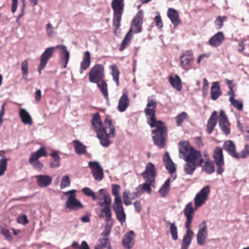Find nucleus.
<instances>
[{
    "mask_svg": "<svg viewBox=\"0 0 249 249\" xmlns=\"http://www.w3.org/2000/svg\"><path fill=\"white\" fill-rule=\"evenodd\" d=\"M141 186L142 187V189H143V191L144 192H146L148 194H151L152 190L151 188V184L149 182L145 181V183H144L142 184H141Z\"/></svg>",
    "mask_w": 249,
    "mask_h": 249,
    "instance_id": "nucleus-59",
    "label": "nucleus"
},
{
    "mask_svg": "<svg viewBox=\"0 0 249 249\" xmlns=\"http://www.w3.org/2000/svg\"><path fill=\"white\" fill-rule=\"evenodd\" d=\"M102 196L103 202H99L98 205L104 207L101 209V213L99 214V216L101 218L105 217L106 221L108 223L111 220V211L110 205L111 199L109 194L105 189H100L98 191V196Z\"/></svg>",
    "mask_w": 249,
    "mask_h": 249,
    "instance_id": "nucleus-3",
    "label": "nucleus"
},
{
    "mask_svg": "<svg viewBox=\"0 0 249 249\" xmlns=\"http://www.w3.org/2000/svg\"><path fill=\"white\" fill-rule=\"evenodd\" d=\"M55 48L53 47L47 48L41 55L40 63L38 68V71L40 74L41 73L42 70L46 67L49 60L52 57Z\"/></svg>",
    "mask_w": 249,
    "mask_h": 249,
    "instance_id": "nucleus-12",
    "label": "nucleus"
},
{
    "mask_svg": "<svg viewBox=\"0 0 249 249\" xmlns=\"http://www.w3.org/2000/svg\"><path fill=\"white\" fill-rule=\"evenodd\" d=\"M1 233L3 235L5 238L8 241H11L12 239V237L9 230L7 229L2 228L1 229Z\"/></svg>",
    "mask_w": 249,
    "mask_h": 249,
    "instance_id": "nucleus-61",
    "label": "nucleus"
},
{
    "mask_svg": "<svg viewBox=\"0 0 249 249\" xmlns=\"http://www.w3.org/2000/svg\"><path fill=\"white\" fill-rule=\"evenodd\" d=\"M157 106V103L155 100L150 99L149 98L147 99V103L146 107L144 109V112L147 120V123L150 126H153V124L157 123L161 121H157L156 118V112Z\"/></svg>",
    "mask_w": 249,
    "mask_h": 249,
    "instance_id": "nucleus-5",
    "label": "nucleus"
},
{
    "mask_svg": "<svg viewBox=\"0 0 249 249\" xmlns=\"http://www.w3.org/2000/svg\"><path fill=\"white\" fill-rule=\"evenodd\" d=\"M249 153V145L246 144L244 146V148L242 150V151L240 153H237V156L238 157H235L236 159L239 158H245L246 157L247 155Z\"/></svg>",
    "mask_w": 249,
    "mask_h": 249,
    "instance_id": "nucleus-55",
    "label": "nucleus"
},
{
    "mask_svg": "<svg viewBox=\"0 0 249 249\" xmlns=\"http://www.w3.org/2000/svg\"><path fill=\"white\" fill-rule=\"evenodd\" d=\"M213 158L217 166L216 173L218 175H221L225 170V162L221 147L219 146L215 147L213 153Z\"/></svg>",
    "mask_w": 249,
    "mask_h": 249,
    "instance_id": "nucleus-7",
    "label": "nucleus"
},
{
    "mask_svg": "<svg viewBox=\"0 0 249 249\" xmlns=\"http://www.w3.org/2000/svg\"><path fill=\"white\" fill-rule=\"evenodd\" d=\"M210 192V187L205 186L196 194L194 198L195 205L196 209L205 203L208 198Z\"/></svg>",
    "mask_w": 249,
    "mask_h": 249,
    "instance_id": "nucleus-10",
    "label": "nucleus"
},
{
    "mask_svg": "<svg viewBox=\"0 0 249 249\" xmlns=\"http://www.w3.org/2000/svg\"><path fill=\"white\" fill-rule=\"evenodd\" d=\"M18 0H12L11 11L13 13L16 12L18 7Z\"/></svg>",
    "mask_w": 249,
    "mask_h": 249,
    "instance_id": "nucleus-64",
    "label": "nucleus"
},
{
    "mask_svg": "<svg viewBox=\"0 0 249 249\" xmlns=\"http://www.w3.org/2000/svg\"><path fill=\"white\" fill-rule=\"evenodd\" d=\"M180 66L185 70H187L190 66L191 63L193 61V53L192 51L187 50L183 52L180 56Z\"/></svg>",
    "mask_w": 249,
    "mask_h": 249,
    "instance_id": "nucleus-16",
    "label": "nucleus"
},
{
    "mask_svg": "<svg viewBox=\"0 0 249 249\" xmlns=\"http://www.w3.org/2000/svg\"><path fill=\"white\" fill-rule=\"evenodd\" d=\"M207 157V159L205 161L203 164H201L200 166L202 167V170L208 174H211L214 172L215 171V167L214 166V163L213 161L211 160L207 154H205L204 155Z\"/></svg>",
    "mask_w": 249,
    "mask_h": 249,
    "instance_id": "nucleus-28",
    "label": "nucleus"
},
{
    "mask_svg": "<svg viewBox=\"0 0 249 249\" xmlns=\"http://www.w3.org/2000/svg\"><path fill=\"white\" fill-rule=\"evenodd\" d=\"M186 231L183 235L181 244V249H188L193 238L194 232L191 227L185 226Z\"/></svg>",
    "mask_w": 249,
    "mask_h": 249,
    "instance_id": "nucleus-19",
    "label": "nucleus"
},
{
    "mask_svg": "<svg viewBox=\"0 0 249 249\" xmlns=\"http://www.w3.org/2000/svg\"><path fill=\"white\" fill-rule=\"evenodd\" d=\"M162 160L165 164V168L169 173L173 174L176 172V165L171 160L168 152L165 153L163 156Z\"/></svg>",
    "mask_w": 249,
    "mask_h": 249,
    "instance_id": "nucleus-23",
    "label": "nucleus"
},
{
    "mask_svg": "<svg viewBox=\"0 0 249 249\" xmlns=\"http://www.w3.org/2000/svg\"><path fill=\"white\" fill-rule=\"evenodd\" d=\"M188 118V115L185 112H182L178 114L175 118L177 124L178 126H180L183 122Z\"/></svg>",
    "mask_w": 249,
    "mask_h": 249,
    "instance_id": "nucleus-49",
    "label": "nucleus"
},
{
    "mask_svg": "<svg viewBox=\"0 0 249 249\" xmlns=\"http://www.w3.org/2000/svg\"><path fill=\"white\" fill-rule=\"evenodd\" d=\"M207 234V224L205 221H203L199 226V229L196 235L197 243L199 245L203 246L205 244Z\"/></svg>",
    "mask_w": 249,
    "mask_h": 249,
    "instance_id": "nucleus-14",
    "label": "nucleus"
},
{
    "mask_svg": "<svg viewBox=\"0 0 249 249\" xmlns=\"http://www.w3.org/2000/svg\"><path fill=\"white\" fill-rule=\"evenodd\" d=\"M133 33V31H132V29H130L122 42L120 48V50L121 51H124L126 46L130 43L132 38Z\"/></svg>",
    "mask_w": 249,
    "mask_h": 249,
    "instance_id": "nucleus-45",
    "label": "nucleus"
},
{
    "mask_svg": "<svg viewBox=\"0 0 249 249\" xmlns=\"http://www.w3.org/2000/svg\"><path fill=\"white\" fill-rule=\"evenodd\" d=\"M186 163L184 165V170L185 173L188 175H192L194 173L196 167L199 166L192 162L186 161Z\"/></svg>",
    "mask_w": 249,
    "mask_h": 249,
    "instance_id": "nucleus-46",
    "label": "nucleus"
},
{
    "mask_svg": "<svg viewBox=\"0 0 249 249\" xmlns=\"http://www.w3.org/2000/svg\"><path fill=\"white\" fill-rule=\"evenodd\" d=\"M97 87L99 89L100 91L102 93L104 98L107 100L108 101V87L107 82L103 80L99 83H96Z\"/></svg>",
    "mask_w": 249,
    "mask_h": 249,
    "instance_id": "nucleus-38",
    "label": "nucleus"
},
{
    "mask_svg": "<svg viewBox=\"0 0 249 249\" xmlns=\"http://www.w3.org/2000/svg\"><path fill=\"white\" fill-rule=\"evenodd\" d=\"M120 189L121 187L118 184H114L112 185V194L114 196V201L113 203L122 202L119 195Z\"/></svg>",
    "mask_w": 249,
    "mask_h": 249,
    "instance_id": "nucleus-44",
    "label": "nucleus"
},
{
    "mask_svg": "<svg viewBox=\"0 0 249 249\" xmlns=\"http://www.w3.org/2000/svg\"><path fill=\"white\" fill-rule=\"evenodd\" d=\"M195 210L191 203H188L185 206L183 210L184 214L186 217L185 226L191 227L193 220V214L194 213Z\"/></svg>",
    "mask_w": 249,
    "mask_h": 249,
    "instance_id": "nucleus-24",
    "label": "nucleus"
},
{
    "mask_svg": "<svg viewBox=\"0 0 249 249\" xmlns=\"http://www.w3.org/2000/svg\"><path fill=\"white\" fill-rule=\"evenodd\" d=\"M53 158V160L50 163V166L52 168H58L60 166V157L56 151H53L50 154Z\"/></svg>",
    "mask_w": 249,
    "mask_h": 249,
    "instance_id": "nucleus-41",
    "label": "nucleus"
},
{
    "mask_svg": "<svg viewBox=\"0 0 249 249\" xmlns=\"http://www.w3.org/2000/svg\"><path fill=\"white\" fill-rule=\"evenodd\" d=\"M143 13L142 10H139L134 17L131 23V28L135 34L142 32L143 23Z\"/></svg>",
    "mask_w": 249,
    "mask_h": 249,
    "instance_id": "nucleus-11",
    "label": "nucleus"
},
{
    "mask_svg": "<svg viewBox=\"0 0 249 249\" xmlns=\"http://www.w3.org/2000/svg\"><path fill=\"white\" fill-rule=\"evenodd\" d=\"M90 53L87 51L84 53L82 60L80 63V73H82L84 70L88 69L90 64Z\"/></svg>",
    "mask_w": 249,
    "mask_h": 249,
    "instance_id": "nucleus-29",
    "label": "nucleus"
},
{
    "mask_svg": "<svg viewBox=\"0 0 249 249\" xmlns=\"http://www.w3.org/2000/svg\"><path fill=\"white\" fill-rule=\"evenodd\" d=\"M83 194L88 196H91L94 201L97 200H102V196H98V192L95 194L89 188L84 187L82 189Z\"/></svg>",
    "mask_w": 249,
    "mask_h": 249,
    "instance_id": "nucleus-42",
    "label": "nucleus"
},
{
    "mask_svg": "<svg viewBox=\"0 0 249 249\" xmlns=\"http://www.w3.org/2000/svg\"><path fill=\"white\" fill-rule=\"evenodd\" d=\"M157 16L155 17L154 18V21L156 23V26L160 29L163 27V23L162 22V20L160 16V14L159 12H156Z\"/></svg>",
    "mask_w": 249,
    "mask_h": 249,
    "instance_id": "nucleus-57",
    "label": "nucleus"
},
{
    "mask_svg": "<svg viewBox=\"0 0 249 249\" xmlns=\"http://www.w3.org/2000/svg\"><path fill=\"white\" fill-rule=\"evenodd\" d=\"M231 105L236 108L237 110L241 111L243 109V103L238 100L233 99L230 101Z\"/></svg>",
    "mask_w": 249,
    "mask_h": 249,
    "instance_id": "nucleus-54",
    "label": "nucleus"
},
{
    "mask_svg": "<svg viewBox=\"0 0 249 249\" xmlns=\"http://www.w3.org/2000/svg\"><path fill=\"white\" fill-rule=\"evenodd\" d=\"M130 195V192L127 190L124 191L123 194V202L124 203L126 206L129 205L132 203L131 201L129 198Z\"/></svg>",
    "mask_w": 249,
    "mask_h": 249,
    "instance_id": "nucleus-53",
    "label": "nucleus"
},
{
    "mask_svg": "<svg viewBox=\"0 0 249 249\" xmlns=\"http://www.w3.org/2000/svg\"><path fill=\"white\" fill-rule=\"evenodd\" d=\"M227 19L226 16H218L214 21L215 25L218 29H221L223 25V21Z\"/></svg>",
    "mask_w": 249,
    "mask_h": 249,
    "instance_id": "nucleus-56",
    "label": "nucleus"
},
{
    "mask_svg": "<svg viewBox=\"0 0 249 249\" xmlns=\"http://www.w3.org/2000/svg\"><path fill=\"white\" fill-rule=\"evenodd\" d=\"M182 158L185 161L192 162L198 166H201L204 160L200 152L195 149L191 151L187 156Z\"/></svg>",
    "mask_w": 249,
    "mask_h": 249,
    "instance_id": "nucleus-13",
    "label": "nucleus"
},
{
    "mask_svg": "<svg viewBox=\"0 0 249 249\" xmlns=\"http://www.w3.org/2000/svg\"><path fill=\"white\" fill-rule=\"evenodd\" d=\"M95 249H111L108 238L103 237L99 240Z\"/></svg>",
    "mask_w": 249,
    "mask_h": 249,
    "instance_id": "nucleus-43",
    "label": "nucleus"
},
{
    "mask_svg": "<svg viewBox=\"0 0 249 249\" xmlns=\"http://www.w3.org/2000/svg\"><path fill=\"white\" fill-rule=\"evenodd\" d=\"M46 34L49 37H52L55 36L56 31L54 27L50 23H48L46 25Z\"/></svg>",
    "mask_w": 249,
    "mask_h": 249,
    "instance_id": "nucleus-51",
    "label": "nucleus"
},
{
    "mask_svg": "<svg viewBox=\"0 0 249 249\" xmlns=\"http://www.w3.org/2000/svg\"><path fill=\"white\" fill-rule=\"evenodd\" d=\"M111 7L113 11V26L115 35L117 30L121 26L122 17L124 13V0H113L111 2Z\"/></svg>",
    "mask_w": 249,
    "mask_h": 249,
    "instance_id": "nucleus-4",
    "label": "nucleus"
},
{
    "mask_svg": "<svg viewBox=\"0 0 249 249\" xmlns=\"http://www.w3.org/2000/svg\"><path fill=\"white\" fill-rule=\"evenodd\" d=\"M151 128L155 127L152 130V139L154 144L160 148H162L166 144L167 138L166 127L163 122H159L153 124Z\"/></svg>",
    "mask_w": 249,
    "mask_h": 249,
    "instance_id": "nucleus-2",
    "label": "nucleus"
},
{
    "mask_svg": "<svg viewBox=\"0 0 249 249\" xmlns=\"http://www.w3.org/2000/svg\"><path fill=\"white\" fill-rule=\"evenodd\" d=\"M8 159L5 157L0 159V176H2L7 169Z\"/></svg>",
    "mask_w": 249,
    "mask_h": 249,
    "instance_id": "nucleus-50",
    "label": "nucleus"
},
{
    "mask_svg": "<svg viewBox=\"0 0 249 249\" xmlns=\"http://www.w3.org/2000/svg\"><path fill=\"white\" fill-rule=\"evenodd\" d=\"M109 69L111 71V75L113 77V79L114 81L115 82L116 86L118 87L120 85L119 80L120 71L119 70L118 67L115 64H113L109 66Z\"/></svg>",
    "mask_w": 249,
    "mask_h": 249,
    "instance_id": "nucleus-40",
    "label": "nucleus"
},
{
    "mask_svg": "<svg viewBox=\"0 0 249 249\" xmlns=\"http://www.w3.org/2000/svg\"><path fill=\"white\" fill-rule=\"evenodd\" d=\"M55 48L56 49H59L62 50L61 60L64 62L63 67L66 68L70 58L69 52L68 51L67 47L63 45H57Z\"/></svg>",
    "mask_w": 249,
    "mask_h": 249,
    "instance_id": "nucleus-35",
    "label": "nucleus"
},
{
    "mask_svg": "<svg viewBox=\"0 0 249 249\" xmlns=\"http://www.w3.org/2000/svg\"><path fill=\"white\" fill-rule=\"evenodd\" d=\"M129 105V99L126 92H123L119 100L117 109L120 112L125 111Z\"/></svg>",
    "mask_w": 249,
    "mask_h": 249,
    "instance_id": "nucleus-22",
    "label": "nucleus"
},
{
    "mask_svg": "<svg viewBox=\"0 0 249 249\" xmlns=\"http://www.w3.org/2000/svg\"><path fill=\"white\" fill-rule=\"evenodd\" d=\"M89 166L91 169V173L95 179L98 181L102 180L104 176L103 170L99 163L97 161H89Z\"/></svg>",
    "mask_w": 249,
    "mask_h": 249,
    "instance_id": "nucleus-15",
    "label": "nucleus"
},
{
    "mask_svg": "<svg viewBox=\"0 0 249 249\" xmlns=\"http://www.w3.org/2000/svg\"><path fill=\"white\" fill-rule=\"evenodd\" d=\"M46 155L47 152L45 148L42 146L36 152L31 154L29 161L31 162L33 160H37L40 157H45Z\"/></svg>",
    "mask_w": 249,
    "mask_h": 249,
    "instance_id": "nucleus-39",
    "label": "nucleus"
},
{
    "mask_svg": "<svg viewBox=\"0 0 249 249\" xmlns=\"http://www.w3.org/2000/svg\"><path fill=\"white\" fill-rule=\"evenodd\" d=\"M219 125L220 129L223 131L224 134L228 135L230 133V124L228 120V118L223 110H221L220 111Z\"/></svg>",
    "mask_w": 249,
    "mask_h": 249,
    "instance_id": "nucleus-17",
    "label": "nucleus"
},
{
    "mask_svg": "<svg viewBox=\"0 0 249 249\" xmlns=\"http://www.w3.org/2000/svg\"><path fill=\"white\" fill-rule=\"evenodd\" d=\"M19 115L22 122L24 124L30 125L32 124L33 122L31 117L29 113L24 108L20 109Z\"/></svg>",
    "mask_w": 249,
    "mask_h": 249,
    "instance_id": "nucleus-37",
    "label": "nucleus"
},
{
    "mask_svg": "<svg viewBox=\"0 0 249 249\" xmlns=\"http://www.w3.org/2000/svg\"><path fill=\"white\" fill-rule=\"evenodd\" d=\"M71 184V181L68 175L64 176L62 177L60 184V188L61 189L68 187Z\"/></svg>",
    "mask_w": 249,
    "mask_h": 249,
    "instance_id": "nucleus-52",
    "label": "nucleus"
},
{
    "mask_svg": "<svg viewBox=\"0 0 249 249\" xmlns=\"http://www.w3.org/2000/svg\"><path fill=\"white\" fill-rule=\"evenodd\" d=\"M91 123L101 145L104 147H108L112 142L110 139L116 135L115 128L111 120L106 117L103 126L99 113H96L93 115Z\"/></svg>",
    "mask_w": 249,
    "mask_h": 249,
    "instance_id": "nucleus-1",
    "label": "nucleus"
},
{
    "mask_svg": "<svg viewBox=\"0 0 249 249\" xmlns=\"http://www.w3.org/2000/svg\"><path fill=\"white\" fill-rule=\"evenodd\" d=\"M21 70L22 74V78L24 80H27L28 76V62L27 60H24L21 63Z\"/></svg>",
    "mask_w": 249,
    "mask_h": 249,
    "instance_id": "nucleus-48",
    "label": "nucleus"
},
{
    "mask_svg": "<svg viewBox=\"0 0 249 249\" xmlns=\"http://www.w3.org/2000/svg\"><path fill=\"white\" fill-rule=\"evenodd\" d=\"M176 178V176L173 177L172 178H167L164 184L162 185L159 190V193L162 197H165L170 191V183L171 181H174Z\"/></svg>",
    "mask_w": 249,
    "mask_h": 249,
    "instance_id": "nucleus-33",
    "label": "nucleus"
},
{
    "mask_svg": "<svg viewBox=\"0 0 249 249\" xmlns=\"http://www.w3.org/2000/svg\"><path fill=\"white\" fill-rule=\"evenodd\" d=\"M29 163L33 166L34 168L38 171L41 170L43 167V164L38 160H33Z\"/></svg>",
    "mask_w": 249,
    "mask_h": 249,
    "instance_id": "nucleus-58",
    "label": "nucleus"
},
{
    "mask_svg": "<svg viewBox=\"0 0 249 249\" xmlns=\"http://www.w3.org/2000/svg\"><path fill=\"white\" fill-rule=\"evenodd\" d=\"M113 209L116 213L117 220L122 225H123L125 222L126 214L122 205V202L113 203Z\"/></svg>",
    "mask_w": 249,
    "mask_h": 249,
    "instance_id": "nucleus-18",
    "label": "nucleus"
},
{
    "mask_svg": "<svg viewBox=\"0 0 249 249\" xmlns=\"http://www.w3.org/2000/svg\"><path fill=\"white\" fill-rule=\"evenodd\" d=\"M217 113L216 111H214L208 119L207 124V131L209 134H211L214 130L217 124Z\"/></svg>",
    "mask_w": 249,
    "mask_h": 249,
    "instance_id": "nucleus-27",
    "label": "nucleus"
},
{
    "mask_svg": "<svg viewBox=\"0 0 249 249\" xmlns=\"http://www.w3.org/2000/svg\"><path fill=\"white\" fill-rule=\"evenodd\" d=\"M168 224L169 225L170 232L172 239L174 241H177L178 239V229L175 222L171 223L169 221L167 222Z\"/></svg>",
    "mask_w": 249,
    "mask_h": 249,
    "instance_id": "nucleus-47",
    "label": "nucleus"
},
{
    "mask_svg": "<svg viewBox=\"0 0 249 249\" xmlns=\"http://www.w3.org/2000/svg\"><path fill=\"white\" fill-rule=\"evenodd\" d=\"M145 181L150 183L152 187H154L155 178L157 176L156 167L152 162H148L146 165L144 171L142 173Z\"/></svg>",
    "mask_w": 249,
    "mask_h": 249,
    "instance_id": "nucleus-9",
    "label": "nucleus"
},
{
    "mask_svg": "<svg viewBox=\"0 0 249 249\" xmlns=\"http://www.w3.org/2000/svg\"><path fill=\"white\" fill-rule=\"evenodd\" d=\"M223 147L224 149L231 157L234 158L238 157L235 150V146L232 141L228 140L225 142L223 143Z\"/></svg>",
    "mask_w": 249,
    "mask_h": 249,
    "instance_id": "nucleus-30",
    "label": "nucleus"
},
{
    "mask_svg": "<svg viewBox=\"0 0 249 249\" xmlns=\"http://www.w3.org/2000/svg\"><path fill=\"white\" fill-rule=\"evenodd\" d=\"M144 193L143 189H142V187L141 185H139L135 189V191L132 193L133 196L132 197V199H134L135 197H137L142 194Z\"/></svg>",
    "mask_w": 249,
    "mask_h": 249,
    "instance_id": "nucleus-60",
    "label": "nucleus"
},
{
    "mask_svg": "<svg viewBox=\"0 0 249 249\" xmlns=\"http://www.w3.org/2000/svg\"><path fill=\"white\" fill-rule=\"evenodd\" d=\"M135 233L133 231H129L124 236L122 245L124 249H131L135 243Z\"/></svg>",
    "mask_w": 249,
    "mask_h": 249,
    "instance_id": "nucleus-20",
    "label": "nucleus"
},
{
    "mask_svg": "<svg viewBox=\"0 0 249 249\" xmlns=\"http://www.w3.org/2000/svg\"><path fill=\"white\" fill-rule=\"evenodd\" d=\"M76 192L75 190H71L64 193L67 196L66 207L71 210H77L83 208L82 204L76 199Z\"/></svg>",
    "mask_w": 249,
    "mask_h": 249,
    "instance_id": "nucleus-6",
    "label": "nucleus"
},
{
    "mask_svg": "<svg viewBox=\"0 0 249 249\" xmlns=\"http://www.w3.org/2000/svg\"><path fill=\"white\" fill-rule=\"evenodd\" d=\"M17 221L18 223L23 225L28 223L27 218L25 215L18 217Z\"/></svg>",
    "mask_w": 249,
    "mask_h": 249,
    "instance_id": "nucleus-63",
    "label": "nucleus"
},
{
    "mask_svg": "<svg viewBox=\"0 0 249 249\" xmlns=\"http://www.w3.org/2000/svg\"><path fill=\"white\" fill-rule=\"evenodd\" d=\"M194 148L190 145L188 142H180L179 143V152L182 154L183 157H185L189 155L191 151Z\"/></svg>",
    "mask_w": 249,
    "mask_h": 249,
    "instance_id": "nucleus-32",
    "label": "nucleus"
},
{
    "mask_svg": "<svg viewBox=\"0 0 249 249\" xmlns=\"http://www.w3.org/2000/svg\"><path fill=\"white\" fill-rule=\"evenodd\" d=\"M225 40V36L222 32H218L212 36L208 41V44L213 47H218L221 45Z\"/></svg>",
    "mask_w": 249,
    "mask_h": 249,
    "instance_id": "nucleus-21",
    "label": "nucleus"
},
{
    "mask_svg": "<svg viewBox=\"0 0 249 249\" xmlns=\"http://www.w3.org/2000/svg\"><path fill=\"white\" fill-rule=\"evenodd\" d=\"M221 95L222 91L219 86V82H213L211 88V99L215 101L217 100Z\"/></svg>",
    "mask_w": 249,
    "mask_h": 249,
    "instance_id": "nucleus-31",
    "label": "nucleus"
},
{
    "mask_svg": "<svg viewBox=\"0 0 249 249\" xmlns=\"http://www.w3.org/2000/svg\"><path fill=\"white\" fill-rule=\"evenodd\" d=\"M36 183L40 187H45L49 186L52 182L53 178L49 175H36L35 176Z\"/></svg>",
    "mask_w": 249,
    "mask_h": 249,
    "instance_id": "nucleus-25",
    "label": "nucleus"
},
{
    "mask_svg": "<svg viewBox=\"0 0 249 249\" xmlns=\"http://www.w3.org/2000/svg\"><path fill=\"white\" fill-rule=\"evenodd\" d=\"M169 82L172 87L176 89L178 91H180L182 89L181 80L178 75L174 76H170L169 77Z\"/></svg>",
    "mask_w": 249,
    "mask_h": 249,
    "instance_id": "nucleus-36",
    "label": "nucleus"
},
{
    "mask_svg": "<svg viewBox=\"0 0 249 249\" xmlns=\"http://www.w3.org/2000/svg\"><path fill=\"white\" fill-rule=\"evenodd\" d=\"M112 224H111L110 225H109V222L107 224L105 229L102 233V235L104 236L103 237L108 238L107 236L110 233L111 227H112Z\"/></svg>",
    "mask_w": 249,
    "mask_h": 249,
    "instance_id": "nucleus-62",
    "label": "nucleus"
},
{
    "mask_svg": "<svg viewBox=\"0 0 249 249\" xmlns=\"http://www.w3.org/2000/svg\"><path fill=\"white\" fill-rule=\"evenodd\" d=\"M89 81L92 83H97L104 77V69L101 64H96L89 73Z\"/></svg>",
    "mask_w": 249,
    "mask_h": 249,
    "instance_id": "nucleus-8",
    "label": "nucleus"
},
{
    "mask_svg": "<svg viewBox=\"0 0 249 249\" xmlns=\"http://www.w3.org/2000/svg\"><path fill=\"white\" fill-rule=\"evenodd\" d=\"M167 15L174 26L177 27L181 22L177 11L175 9L169 8L167 10Z\"/></svg>",
    "mask_w": 249,
    "mask_h": 249,
    "instance_id": "nucleus-26",
    "label": "nucleus"
},
{
    "mask_svg": "<svg viewBox=\"0 0 249 249\" xmlns=\"http://www.w3.org/2000/svg\"><path fill=\"white\" fill-rule=\"evenodd\" d=\"M72 144L74 151L77 155H81L87 153V146L78 140L73 141Z\"/></svg>",
    "mask_w": 249,
    "mask_h": 249,
    "instance_id": "nucleus-34",
    "label": "nucleus"
}]
</instances>
